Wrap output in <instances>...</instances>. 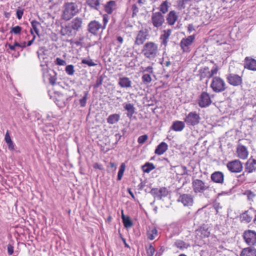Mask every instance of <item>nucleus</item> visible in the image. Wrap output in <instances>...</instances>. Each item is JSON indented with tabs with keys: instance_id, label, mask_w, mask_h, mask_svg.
I'll return each mask as SVG.
<instances>
[{
	"instance_id": "bb28decb",
	"label": "nucleus",
	"mask_w": 256,
	"mask_h": 256,
	"mask_svg": "<svg viewBox=\"0 0 256 256\" xmlns=\"http://www.w3.org/2000/svg\"><path fill=\"white\" fill-rule=\"evenodd\" d=\"M123 106L124 110L128 111L127 116L130 118L135 112V108L134 104L130 103H124Z\"/></svg>"
},
{
	"instance_id": "9b49d317",
	"label": "nucleus",
	"mask_w": 256,
	"mask_h": 256,
	"mask_svg": "<svg viewBox=\"0 0 256 256\" xmlns=\"http://www.w3.org/2000/svg\"><path fill=\"white\" fill-rule=\"evenodd\" d=\"M150 193L154 197L158 200H162L163 197H166L168 194V192L166 187H162L160 188H152Z\"/></svg>"
},
{
	"instance_id": "a19ab883",
	"label": "nucleus",
	"mask_w": 256,
	"mask_h": 256,
	"mask_svg": "<svg viewBox=\"0 0 256 256\" xmlns=\"http://www.w3.org/2000/svg\"><path fill=\"white\" fill-rule=\"evenodd\" d=\"M158 234V230L156 228H152L150 232H148V238L150 240H153Z\"/></svg>"
},
{
	"instance_id": "7ed1b4c3",
	"label": "nucleus",
	"mask_w": 256,
	"mask_h": 256,
	"mask_svg": "<svg viewBox=\"0 0 256 256\" xmlns=\"http://www.w3.org/2000/svg\"><path fill=\"white\" fill-rule=\"evenodd\" d=\"M210 88L214 92L216 93L222 92L227 88L226 82L219 76L212 78Z\"/></svg>"
},
{
	"instance_id": "c9c22d12",
	"label": "nucleus",
	"mask_w": 256,
	"mask_h": 256,
	"mask_svg": "<svg viewBox=\"0 0 256 256\" xmlns=\"http://www.w3.org/2000/svg\"><path fill=\"white\" fill-rule=\"evenodd\" d=\"M48 76H49L48 80L50 84L52 86L55 85L57 80L56 73L54 70H52V73L48 74Z\"/></svg>"
},
{
	"instance_id": "49530a36",
	"label": "nucleus",
	"mask_w": 256,
	"mask_h": 256,
	"mask_svg": "<svg viewBox=\"0 0 256 256\" xmlns=\"http://www.w3.org/2000/svg\"><path fill=\"white\" fill-rule=\"evenodd\" d=\"M65 70L68 74L73 75L74 72V66L72 64H69L66 66Z\"/></svg>"
},
{
	"instance_id": "864d4df0",
	"label": "nucleus",
	"mask_w": 256,
	"mask_h": 256,
	"mask_svg": "<svg viewBox=\"0 0 256 256\" xmlns=\"http://www.w3.org/2000/svg\"><path fill=\"white\" fill-rule=\"evenodd\" d=\"M218 66L216 64H214V66L212 67V70L210 71V70L211 78H212L214 75L218 73Z\"/></svg>"
},
{
	"instance_id": "f704fd0d",
	"label": "nucleus",
	"mask_w": 256,
	"mask_h": 256,
	"mask_svg": "<svg viewBox=\"0 0 256 256\" xmlns=\"http://www.w3.org/2000/svg\"><path fill=\"white\" fill-rule=\"evenodd\" d=\"M156 168L154 165L151 162H146L142 166V170L144 173H149Z\"/></svg>"
},
{
	"instance_id": "393cba45",
	"label": "nucleus",
	"mask_w": 256,
	"mask_h": 256,
	"mask_svg": "<svg viewBox=\"0 0 256 256\" xmlns=\"http://www.w3.org/2000/svg\"><path fill=\"white\" fill-rule=\"evenodd\" d=\"M168 149V145L165 142H160L156 148L154 153L158 155L164 154Z\"/></svg>"
},
{
	"instance_id": "bf43d9fd",
	"label": "nucleus",
	"mask_w": 256,
	"mask_h": 256,
	"mask_svg": "<svg viewBox=\"0 0 256 256\" xmlns=\"http://www.w3.org/2000/svg\"><path fill=\"white\" fill-rule=\"evenodd\" d=\"M55 64L56 65H58V66H64L66 64V62L65 60H64L59 58H57L55 60Z\"/></svg>"
},
{
	"instance_id": "13d9d810",
	"label": "nucleus",
	"mask_w": 256,
	"mask_h": 256,
	"mask_svg": "<svg viewBox=\"0 0 256 256\" xmlns=\"http://www.w3.org/2000/svg\"><path fill=\"white\" fill-rule=\"evenodd\" d=\"M142 72L143 73H145L146 72H148V74H152L154 76V70H153V68L152 66H148Z\"/></svg>"
},
{
	"instance_id": "3c124183",
	"label": "nucleus",
	"mask_w": 256,
	"mask_h": 256,
	"mask_svg": "<svg viewBox=\"0 0 256 256\" xmlns=\"http://www.w3.org/2000/svg\"><path fill=\"white\" fill-rule=\"evenodd\" d=\"M109 16L107 14H104L102 16V22L103 24L102 25V30H104L106 28V26L108 22Z\"/></svg>"
},
{
	"instance_id": "ea45409f",
	"label": "nucleus",
	"mask_w": 256,
	"mask_h": 256,
	"mask_svg": "<svg viewBox=\"0 0 256 256\" xmlns=\"http://www.w3.org/2000/svg\"><path fill=\"white\" fill-rule=\"evenodd\" d=\"M168 2L167 1H164L162 3L160 6V10L162 12V14H164L168 12Z\"/></svg>"
},
{
	"instance_id": "774afa93",
	"label": "nucleus",
	"mask_w": 256,
	"mask_h": 256,
	"mask_svg": "<svg viewBox=\"0 0 256 256\" xmlns=\"http://www.w3.org/2000/svg\"><path fill=\"white\" fill-rule=\"evenodd\" d=\"M141 182L138 186V190H142L146 186V182L140 179Z\"/></svg>"
},
{
	"instance_id": "603ef678",
	"label": "nucleus",
	"mask_w": 256,
	"mask_h": 256,
	"mask_svg": "<svg viewBox=\"0 0 256 256\" xmlns=\"http://www.w3.org/2000/svg\"><path fill=\"white\" fill-rule=\"evenodd\" d=\"M82 64H87L89 66H92L96 65V64L93 62L91 59L89 60L82 59Z\"/></svg>"
},
{
	"instance_id": "4be33fe9",
	"label": "nucleus",
	"mask_w": 256,
	"mask_h": 256,
	"mask_svg": "<svg viewBox=\"0 0 256 256\" xmlns=\"http://www.w3.org/2000/svg\"><path fill=\"white\" fill-rule=\"evenodd\" d=\"M132 81L126 76L120 77L118 79V84L122 88H130L132 87Z\"/></svg>"
},
{
	"instance_id": "ddd939ff",
	"label": "nucleus",
	"mask_w": 256,
	"mask_h": 256,
	"mask_svg": "<svg viewBox=\"0 0 256 256\" xmlns=\"http://www.w3.org/2000/svg\"><path fill=\"white\" fill-rule=\"evenodd\" d=\"M100 29L102 30V24L96 20L90 21L88 25V31L94 36L98 35Z\"/></svg>"
},
{
	"instance_id": "7c9ffc66",
	"label": "nucleus",
	"mask_w": 256,
	"mask_h": 256,
	"mask_svg": "<svg viewBox=\"0 0 256 256\" xmlns=\"http://www.w3.org/2000/svg\"><path fill=\"white\" fill-rule=\"evenodd\" d=\"M174 246L181 250L187 249L190 247V244L181 240H176L174 244Z\"/></svg>"
},
{
	"instance_id": "69168bd1",
	"label": "nucleus",
	"mask_w": 256,
	"mask_h": 256,
	"mask_svg": "<svg viewBox=\"0 0 256 256\" xmlns=\"http://www.w3.org/2000/svg\"><path fill=\"white\" fill-rule=\"evenodd\" d=\"M8 253L9 255H12L14 253V246L11 244L8 245Z\"/></svg>"
},
{
	"instance_id": "e2e57ef3",
	"label": "nucleus",
	"mask_w": 256,
	"mask_h": 256,
	"mask_svg": "<svg viewBox=\"0 0 256 256\" xmlns=\"http://www.w3.org/2000/svg\"><path fill=\"white\" fill-rule=\"evenodd\" d=\"M246 172H244L242 174L238 176V181L241 182H243L246 180V176H245V173Z\"/></svg>"
},
{
	"instance_id": "2f4dec72",
	"label": "nucleus",
	"mask_w": 256,
	"mask_h": 256,
	"mask_svg": "<svg viewBox=\"0 0 256 256\" xmlns=\"http://www.w3.org/2000/svg\"><path fill=\"white\" fill-rule=\"evenodd\" d=\"M116 6V2L114 0L108 2L104 6V10L108 14H111Z\"/></svg>"
},
{
	"instance_id": "20e7f679",
	"label": "nucleus",
	"mask_w": 256,
	"mask_h": 256,
	"mask_svg": "<svg viewBox=\"0 0 256 256\" xmlns=\"http://www.w3.org/2000/svg\"><path fill=\"white\" fill-rule=\"evenodd\" d=\"M192 188L194 192L196 194L204 193L205 191L210 190V186L201 180L192 178Z\"/></svg>"
},
{
	"instance_id": "dca6fc26",
	"label": "nucleus",
	"mask_w": 256,
	"mask_h": 256,
	"mask_svg": "<svg viewBox=\"0 0 256 256\" xmlns=\"http://www.w3.org/2000/svg\"><path fill=\"white\" fill-rule=\"evenodd\" d=\"M148 36V32L146 30H145V31L143 30H140L136 37V40L134 42V45L140 46L146 40Z\"/></svg>"
},
{
	"instance_id": "f257e3e1",
	"label": "nucleus",
	"mask_w": 256,
	"mask_h": 256,
	"mask_svg": "<svg viewBox=\"0 0 256 256\" xmlns=\"http://www.w3.org/2000/svg\"><path fill=\"white\" fill-rule=\"evenodd\" d=\"M79 12L78 6L76 2H65L62 7L61 18L62 20L68 21L77 14Z\"/></svg>"
},
{
	"instance_id": "052dcab7",
	"label": "nucleus",
	"mask_w": 256,
	"mask_h": 256,
	"mask_svg": "<svg viewBox=\"0 0 256 256\" xmlns=\"http://www.w3.org/2000/svg\"><path fill=\"white\" fill-rule=\"evenodd\" d=\"M45 128L47 130L54 132L55 130L54 125L51 123H48L45 124Z\"/></svg>"
},
{
	"instance_id": "c03bdc74",
	"label": "nucleus",
	"mask_w": 256,
	"mask_h": 256,
	"mask_svg": "<svg viewBox=\"0 0 256 256\" xmlns=\"http://www.w3.org/2000/svg\"><path fill=\"white\" fill-rule=\"evenodd\" d=\"M22 30V28L19 26L12 27L10 33L14 34H20Z\"/></svg>"
},
{
	"instance_id": "0eeeda50",
	"label": "nucleus",
	"mask_w": 256,
	"mask_h": 256,
	"mask_svg": "<svg viewBox=\"0 0 256 256\" xmlns=\"http://www.w3.org/2000/svg\"><path fill=\"white\" fill-rule=\"evenodd\" d=\"M212 102L210 94L206 92H202L198 99V104L201 108L208 107Z\"/></svg>"
},
{
	"instance_id": "72a5a7b5",
	"label": "nucleus",
	"mask_w": 256,
	"mask_h": 256,
	"mask_svg": "<svg viewBox=\"0 0 256 256\" xmlns=\"http://www.w3.org/2000/svg\"><path fill=\"white\" fill-rule=\"evenodd\" d=\"M120 120V115L114 114L110 115L106 119L107 122L110 124H116Z\"/></svg>"
},
{
	"instance_id": "8fccbe9b",
	"label": "nucleus",
	"mask_w": 256,
	"mask_h": 256,
	"mask_svg": "<svg viewBox=\"0 0 256 256\" xmlns=\"http://www.w3.org/2000/svg\"><path fill=\"white\" fill-rule=\"evenodd\" d=\"M146 251L148 256H153L155 249L152 244H150L148 248L146 247Z\"/></svg>"
},
{
	"instance_id": "4c0bfd02",
	"label": "nucleus",
	"mask_w": 256,
	"mask_h": 256,
	"mask_svg": "<svg viewBox=\"0 0 256 256\" xmlns=\"http://www.w3.org/2000/svg\"><path fill=\"white\" fill-rule=\"evenodd\" d=\"M84 96L83 97L79 100L80 106L82 108L86 106V102L88 99V92L84 91Z\"/></svg>"
},
{
	"instance_id": "2eb2a0df",
	"label": "nucleus",
	"mask_w": 256,
	"mask_h": 256,
	"mask_svg": "<svg viewBox=\"0 0 256 256\" xmlns=\"http://www.w3.org/2000/svg\"><path fill=\"white\" fill-rule=\"evenodd\" d=\"M224 174L220 171H216L212 174L210 178L214 183L223 184L224 182Z\"/></svg>"
},
{
	"instance_id": "c85d7f7f",
	"label": "nucleus",
	"mask_w": 256,
	"mask_h": 256,
	"mask_svg": "<svg viewBox=\"0 0 256 256\" xmlns=\"http://www.w3.org/2000/svg\"><path fill=\"white\" fill-rule=\"evenodd\" d=\"M198 72L200 80H202L204 78H208V79L211 78L210 73V70L208 67V66H205L204 68H200L198 70Z\"/></svg>"
},
{
	"instance_id": "6ab92c4d",
	"label": "nucleus",
	"mask_w": 256,
	"mask_h": 256,
	"mask_svg": "<svg viewBox=\"0 0 256 256\" xmlns=\"http://www.w3.org/2000/svg\"><path fill=\"white\" fill-rule=\"evenodd\" d=\"M245 172L250 174L256 170V160L250 158L245 164Z\"/></svg>"
},
{
	"instance_id": "6e6552de",
	"label": "nucleus",
	"mask_w": 256,
	"mask_h": 256,
	"mask_svg": "<svg viewBox=\"0 0 256 256\" xmlns=\"http://www.w3.org/2000/svg\"><path fill=\"white\" fill-rule=\"evenodd\" d=\"M228 82L234 86H240L242 84V76L235 74H228L226 75Z\"/></svg>"
},
{
	"instance_id": "a878e982",
	"label": "nucleus",
	"mask_w": 256,
	"mask_h": 256,
	"mask_svg": "<svg viewBox=\"0 0 256 256\" xmlns=\"http://www.w3.org/2000/svg\"><path fill=\"white\" fill-rule=\"evenodd\" d=\"M185 127L184 122L176 120L173 122L170 126V129L176 132H180L184 130Z\"/></svg>"
},
{
	"instance_id": "f3484780",
	"label": "nucleus",
	"mask_w": 256,
	"mask_h": 256,
	"mask_svg": "<svg viewBox=\"0 0 256 256\" xmlns=\"http://www.w3.org/2000/svg\"><path fill=\"white\" fill-rule=\"evenodd\" d=\"M71 100V97H66L61 94L58 96L56 98L55 102L60 108H64L68 103V100Z\"/></svg>"
},
{
	"instance_id": "cd10ccee",
	"label": "nucleus",
	"mask_w": 256,
	"mask_h": 256,
	"mask_svg": "<svg viewBox=\"0 0 256 256\" xmlns=\"http://www.w3.org/2000/svg\"><path fill=\"white\" fill-rule=\"evenodd\" d=\"M178 19V16L174 10L170 11L166 16L167 22L169 25L172 26L174 24Z\"/></svg>"
},
{
	"instance_id": "1a4fd4ad",
	"label": "nucleus",
	"mask_w": 256,
	"mask_h": 256,
	"mask_svg": "<svg viewBox=\"0 0 256 256\" xmlns=\"http://www.w3.org/2000/svg\"><path fill=\"white\" fill-rule=\"evenodd\" d=\"M226 167L229 171L234 173L240 172L243 168L242 162L238 160L228 162L226 164Z\"/></svg>"
},
{
	"instance_id": "e433bc0d",
	"label": "nucleus",
	"mask_w": 256,
	"mask_h": 256,
	"mask_svg": "<svg viewBox=\"0 0 256 256\" xmlns=\"http://www.w3.org/2000/svg\"><path fill=\"white\" fill-rule=\"evenodd\" d=\"M126 169V164L124 162H122L121 164L120 168L119 170L118 174V176H117V180H120L122 178V177L123 176L124 172Z\"/></svg>"
},
{
	"instance_id": "de8ad7c7",
	"label": "nucleus",
	"mask_w": 256,
	"mask_h": 256,
	"mask_svg": "<svg viewBox=\"0 0 256 256\" xmlns=\"http://www.w3.org/2000/svg\"><path fill=\"white\" fill-rule=\"evenodd\" d=\"M200 231L202 235L204 237L208 238L210 236V232L208 228H205L204 227H200Z\"/></svg>"
},
{
	"instance_id": "a18cd8bd",
	"label": "nucleus",
	"mask_w": 256,
	"mask_h": 256,
	"mask_svg": "<svg viewBox=\"0 0 256 256\" xmlns=\"http://www.w3.org/2000/svg\"><path fill=\"white\" fill-rule=\"evenodd\" d=\"M64 30L65 32V34H63V35H67L68 36H72L73 35V29L71 28L70 25H68L66 26L64 28Z\"/></svg>"
},
{
	"instance_id": "39448f33",
	"label": "nucleus",
	"mask_w": 256,
	"mask_h": 256,
	"mask_svg": "<svg viewBox=\"0 0 256 256\" xmlns=\"http://www.w3.org/2000/svg\"><path fill=\"white\" fill-rule=\"evenodd\" d=\"M200 117L196 112H190L184 119V122L188 126H195L200 122Z\"/></svg>"
},
{
	"instance_id": "5fc2aeb1",
	"label": "nucleus",
	"mask_w": 256,
	"mask_h": 256,
	"mask_svg": "<svg viewBox=\"0 0 256 256\" xmlns=\"http://www.w3.org/2000/svg\"><path fill=\"white\" fill-rule=\"evenodd\" d=\"M148 136L146 134H144L138 137V142L139 144H143L148 140Z\"/></svg>"
},
{
	"instance_id": "58836bf2",
	"label": "nucleus",
	"mask_w": 256,
	"mask_h": 256,
	"mask_svg": "<svg viewBox=\"0 0 256 256\" xmlns=\"http://www.w3.org/2000/svg\"><path fill=\"white\" fill-rule=\"evenodd\" d=\"M142 80L144 84H149L152 82V80L150 74H144L142 77Z\"/></svg>"
},
{
	"instance_id": "680f3d73",
	"label": "nucleus",
	"mask_w": 256,
	"mask_h": 256,
	"mask_svg": "<svg viewBox=\"0 0 256 256\" xmlns=\"http://www.w3.org/2000/svg\"><path fill=\"white\" fill-rule=\"evenodd\" d=\"M24 9H22V10L18 9L16 10V16L18 20H20L22 18V15L24 14Z\"/></svg>"
},
{
	"instance_id": "aec40b11",
	"label": "nucleus",
	"mask_w": 256,
	"mask_h": 256,
	"mask_svg": "<svg viewBox=\"0 0 256 256\" xmlns=\"http://www.w3.org/2000/svg\"><path fill=\"white\" fill-rule=\"evenodd\" d=\"M195 39V35L190 36L186 38H183L180 42V46L183 52H186L185 47L190 46Z\"/></svg>"
},
{
	"instance_id": "4d7b16f0",
	"label": "nucleus",
	"mask_w": 256,
	"mask_h": 256,
	"mask_svg": "<svg viewBox=\"0 0 256 256\" xmlns=\"http://www.w3.org/2000/svg\"><path fill=\"white\" fill-rule=\"evenodd\" d=\"M172 30L170 29L164 30V34H162L160 38H168L169 36L171 34Z\"/></svg>"
},
{
	"instance_id": "423d86ee",
	"label": "nucleus",
	"mask_w": 256,
	"mask_h": 256,
	"mask_svg": "<svg viewBox=\"0 0 256 256\" xmlns=\"http://www.w3.org/2000/svg\"><path fill=\"white\" fill-rule=\"evenodd\" d=\"M242 238L246 243L250 246H252L256 244V232L254 230H245L242 234Z\"/></svg>"
},
{
	"instance_id": "9d476101",
	"label": "nucleus",
	"mask_w": 256,
	"mask_h": 256,
	"mask_svg": "<svg viewBox=\"0 0 256 256\" xmlns=\"http://www.w3.org/2000/svg\"><path fill=\"white\" fill-rule=\"evenodd\" d=\"M151 19L154 26L156 28L162 26L164 22V16L159 12H152Z\"/></svg>"
},
{
	"instance_id": "412c9836",
	"label": "nucleus",
	"mask_w": 256,
	"mask_h": 256,
	"mask_svg": "<svg viewBox=\"0 0 256 256\" xmlns=\"http://www.w3.org/2000/svg\"><path fill=\"white\" fill-rule=\"evenodd\" d=\"M252 212L250 210H246L240 216V222L246 224L250 223L252 218Z\"/></svg>"
},
{
	"instance_id": "a211bd4d",
	"label": "nucleus",
	"mask_w": 256,
	"mask_h": 256,
	"mask_svg": "<svg viewBox=\"0 0 256 256\" xmlns=\"http://www.w3.org/2000/svg\"><path fill=\"white\" fill-rule=\"evenodd\" d=\"M82 19L80 17H76L73 19L71 22L69 24L71 28H72L73 30L76 31L74 34H76V32L80 30L82 27Z\"/></svg>"
},
{
	"instance_id": "473e14b6",
	"label": "nucleus",
	"mask_w": 256,
	"mask_h": 256,
	"mask_svg": "<svg viewBox=\"0 0 256 256\" xmlns=\"http://www.w3.org/2000/svg\"><path fill=\"white\" fill-rule=\"evenodd\" d=\"M86 4L92 9H94L97 10H98V8L100 4V0H86Z\"/></svg>"
},
{
	"instance_id": "09e8293b",
	"label": "nucleus",
	"mask_w": 256,
	"mask_h": 256,
	"mask_svg": "<svg viewBox=\"0 0 256 256\" xmlns=\"http://www.w3.org/2000/svg\"><path fill=\"white\" fill-rule=\"evenodd\" d=\"M104 80L103 76H98L96 80L95 84L93 86L94 88H98L100 85H102Z\"/></svg>"
},
{
	"instance_id": "b1692460",
	"label": "nucleus",
	"mask_w": 256,
	"mask_h": 256,
	"mask_svg": "<svg viewBox=\"0 0 256 256\" xmlns=\"http://www.w3.org/2000/svg\"><path fill=\"white\" fill-rule=\"evenodd\" d=\"M240 256H256V249L251 246L243 248L240 252Z\"/></svg>"
},
{
	"instance_id": "4468645a",
	"label": "nucleus",
	"mask_w": 256,
	"mask_h": 256,
	"mask_svg": "<svg viewBox=\"0 0 256 256\" xmlns=\"http://www.w3.org/2000/svg\"><path fill=\"white\" fill-rule=\"evenodd\" d=\"M244 66L246 69L256 71V60L246 56L244 61Z\"/></svg>"
},
{
	"instance_id": "6e6d98bb",
	"label": "nucleus",
	"mask_w": 256,
	"mask_h": 256,
	"mask_svg": "<svg viewBox=\"0 0 256 256\" xmlns=\"http://www.w3.org/2000/svg\"><path fill=\"white\" fill-rule=\"evenodd\" d=\"M132 17L134 18L138 12V8L136 4H134L132 5Z\"/></svg>"
},
{
	"instance_id": "f8f14e48",
	"label": "nucleus",
	"mask_w": 256,
	"mask_h": 256,
	"mask_svg": "<svg viewBox=\"0 0 256 256\" xmlns=\"http://www.w3.org/2000/svg\"><path fill=\"white\" fill-rule=\"evenodd\" d=\"M178 202L182 203L184 206H191L194 204V198L189 194H180L177 200Z\"/></svg>"
},
{
	"instance_id": "0e129e2a",
	"label": "nucleus",
	"mask_w": 256,
	"mask_h": 256,
	"mask_svg": "<svg viewBox=\"0 0 256 256\" xmlns=\"http://www.w3.org/2000/svg\"><path fill=\"white\" fill-rule=\"evenodd\" d=\"M213 206L216 211V214L218 213V210L220 208H222V206L220 205L219 202H214V204Z\"/></svg>"
},
{
	"instance_id": "37998d69",
	"label": "nucleus",
	"mask_w": 256,
	"mask_h": 256,
	"mask_svg": "<svg viewBox=\"0 0 256 256\" xmlns=\"http://www.w3.org/2000/svg\"><path fill=\"white\" fill-rule=\"evenodd\" d=\"M31 24H32V29L34 30L36 34L38 36H40V35H39V30L38 28V26H40V24L38 22L36 21V20H33L31 22Z\"/></svg>"
},
{
	"instance_id": "c756f323",
	"label": "nucleus",
	"mask_w": 256,
	"mask_h": 256,
	"mask_svg": "<svg viewBox=\"0 0 256 256\" xmlns=\"http://www.w3.org/2000/svg\"><path fill=\"white\" fill-rule=\"evenodd\" d=\"M122 219L124 226L126 228H130L133 225V222L129 216H126L124 214V210H122Z\"/></svg>"
},
{
	"instance_id": "338daca9",
	"label": "nucleus",
	"mask_w": 256,
	"mask_h": 256,
	"mask_svg": "<svg viewBox=\"0 0 256 256\" xmlns=\"http://www.w3.org/2000/svg\"><path fill=\"white\" fill-rule=\"evenodd\" d=\"M178 4L180 10L184 9L186 7L184 1H182V0H178Z\"/></svg>"
},
{
	"instance_id": "5701e85b",
	"label": "nucleus",
	"mask_w": 256,
	"mask_h": 256,
	"mask_svg": "<svg viewBox=\"0 0 256 256\" xmlns=\"http://www.w3.org/2000/svg\"><path fill=\"white\" fill-rule=\"evenodd\" d=\"M238 156L242 159H246L248 156V151L246 146L243 145H238L237 148Z\"/></svg>"
},
{
	"instance_id": "79ce46f5",
	"label": "nucleus",
	"mask_w": 256,
	"mask_h": 256,
	"mask_svg": "<svg viewBox=\"0 0 256 256\" xmlns=\"http://www.w3.org/2000/svg\"><path fill=\"white\" fill-rule=\"evenodd\" d=\"M244 194L246 196L247 198L250 201H253L254 198L256 196V194L250 190H246L244 192Z\"/></svg>"
},
{
	"instance_id": "f03ea898",
	"label": "nucleus",
	"mask_w": 256,
	"mask_h": 256,
	"mask_svg": "<svg viewBox=\"0 0 256 256\" xmlns=\"http://www.w3.org/2000/svg\"><path fill=\"white\" fill-rule=\"evenodd\" d=\"M158 52V45L154 42H148L143 46L142 52L146 58L149 59L154 58Z\"/></svg>"
}]
</instances>
